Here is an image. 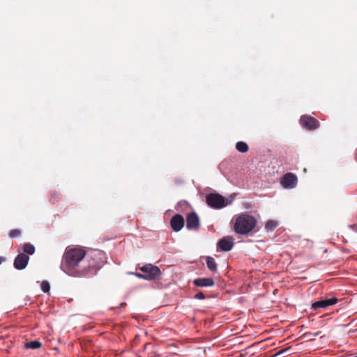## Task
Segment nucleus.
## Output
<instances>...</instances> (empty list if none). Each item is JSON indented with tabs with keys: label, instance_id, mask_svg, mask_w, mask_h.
<instances>
[{
	"label": "nucleus",
	"instance_id": "obj_9",
	"mask_svg": "<svg viewBox=\"0 0 357 357\" xmlns=\"http://www.w3.org/2000/svg\"><path fill=\"white\" fill-rule=\"evenodd\" d=\"M29 260V257L24 254L20 253L17 255L14 260V266L17 270H22L26 268Z\"/></svg>",
	"mask_w": 357,
	"mask_h": 357
},
{
	"label": "nucleus",
	"instance_id": "obj_21",
	"mask_svg": "<svg viewBox=\"0 0 357 357\" xmlns=\"http://www.w3.org/2000/svg\"><path fill=\"white\" fill-rule=\"evenodd\" d=\"M194 297L196 299H204L205 295L202 292H199L196 294Z\"/></svg>",
	"mask_w": 357,
	"mask_h": 357
},
{
	"label": "nucleus",
	"instance_id": "obj_7",
	"mask_svg": "<svg viewBox=\"0 0 357 357\" xmlns=\"http://www.w3.org/2000/svg\"><path fill=\"white\" fill-rule=\"evenodd\" d=\"M280 182L284 188H293L297 184V177L293 173L289 172L282 176Z\"/></svg>",
	"mask_w": 357,
	"mask_h": 357
},
{
	"label": "nucleus",
	"instance_id": "obj_5",
	"mask_svg": "<svg viewBox=\"0 0 357 357\" xmlns=\"http://www.w3.org/2000/svg\"><path fill=\"white\" fill-rule=\"evenodd\" d=\"M206 204L213 208H222L231 204L221 195L218 193H210L206 197Z\"/></svg>",
	"mask_w": 357,
	"mask_h": 357
},
{
	"label": "nucleus",
	"instance_id": "obj_16",
	"mask_svg": "<svg viewBox=\"0 0 357 357\" xmlns=\"http://www.w3.org/2000/svg\"><path fill=\"white\" fill-rule=\"evenodd\" d=\"M23 251L24 254L33 255L35 252V247L29 243H24Z\"/></svg>",
	"mask_w": 357,
	"mask_h": 357
},
{
	"label": "nucleus",
	"instance_id": "obj_25",
	"mask_svg": "<svg viewBox=\"0 0 357 357\" xmlns=\"http://www.w3.org/2000/svg\"><path fill=\"white\" fill-rule=\"evenodd\" d=\"M321 334V331H317V333L313 334V336H318Z\"/></svg>",
	"mask_w": 357,
	"mask_h": 357
},
{
	"label": "nucleus",
	"instance_id": "obj_28",
	"mask_svg": "<svg viewBox=\"0 0 357 357\" xmlns=\"http://www.w3.org/2000/svg\"><path fill=\"white\" fill-rule=\"evenodd\" d=\"M3 261V259L1 257H0V264L2 263Z\"/></svg>",
	"mask_w": 357,
	"mask_h": 357
},
{
	"label": "nucleus",
	"instance_id": "obj_10",
	"mask_svg": "<svg viewBox=\"0 0 357 357\" xmlns=\"http://www.w3.org/2000/svg\"><path fill=\"white\" fill-rule=\"evenodd\" d=\"M337 301L338 300L335 297L320 300L313 303L312 304V308L314 310L318 308H326L328 306L336 304L337 303Z\"/></svg>",
	"mask_w": 357,
	"mask_h": 357
},
{
	"label": "nucleus",
	"instance_id": "obj_24",
	"mask_svg": "<svg viewBox=\"0 0 357 357\" xmlns=\"http://www.w3.org/2000/svg\"><path fill=\"white\" fill-rule=\"evenodd\" d=\"M311 335H312L311 333H306L304 334V336L306 337H309Z\"/></svg>",
	"mask_w": 357,
	"mask_h": 357
},
{
	"label": "nucleus",
	"instance_id": "obj_1",
	"mask_svg": "<svg viewBox=\"0 0 357 357\" xmlns=\"http://www.w3.org/2000/svg\"><path fill=\"white\" fill-rule=\"evenodd\" d=\"M86 250L80 246H68L63 253L61 264V270L74 277L86 276L84 268Z\"/></svg>",
	"mask_w": 357,
	"mask_h": 357
},
{
	"label": "nucleus",
	"instance_id": "obj_22",
	"mask_svg": "<svg viewBox=\"0 0 357 357\" xmlns=\"http://www.w3.org/2000/svg\"><path fill=\"white\" fill-rule=\"evenodd\" d=\"M289 348H287V349H282V350H280L279 351H278L274 356H271V357H275V356H278L279 355H281L282 354L284 353L285 351H287V350H289Z\"/></svg>",
	"mask_w": 357,
	"mask_h": 357
},
{
	"label": "nucleus",
	"instance_id": "obj_4",
	"mask_svg": "<svg viewBox=\"0 0 357 357\" xmlns=\"http://www.w3.org/2000/svg\"><path fill=\"white\" fill-rule=\"evenodd\" d=\"M143 273H135L134 275L141 279L153 280L156 279L161 273L160 268L151 264H145L138 268Z\"/></svg>",
	"mask_w": 357,
	"mask_h": 357
},
{
	"label": "nucleus",
	"instance_id": "obj_13",
	"mask_svg": "<svg viewBox=\"0 0 357 357\" xmlns=\"http://www.w3.org/2000/svg\"><path fill=\"white\" fill-rule=\"evenodd\" d=\"M194 284L197 287H212L215 282L211 278H199L194 280Z\"/></svg>",
	"mask_w": 357,
	"mask_h": 357
},
{
	"label": "nucleus",
	"instance_id": "obj_27",
	"mask_svg": "<svg viewBox=\"0 0 357 357\" xmlns=\"http://www.w3.org/2000/svg\"><path fill=\"white\" fill-rule=\"evenodd\" d=\"M126 305V303H121V307H123V306H124V305Z\"/></svg>",
	"mask_w": 357,
	"mask_h": 357
},
{
	"label": "nucleus",
	"instance_id": "obj_6",
	"mask_svg": "<svg viewBox=\"0 0 357 357\" xmlns=\"http://www.w3.org/2000/svg\"><path fill=\"white\" fill-rule=\"evenodd\" d=\"M300 122L306 129L312 130L319 128V122L314 117L304 115L301 117Z\"/></svg>",
	"mask_w": 357,
	"mask_h": 357
},
{
	"label": "nucleus",
	"instance_id": "obj_18",
	"mask_svg": "<svg viewBox=\"0 0 357 357\" xmlns=\"http://www.w3.org/2000/svg\"><path fill=\"white\" fill-rule=\"evenodd\" d=\"M278 225V223L275 220H270L265 225V229L268 231H272L275 229Z\"/></svg>",
	"mask_w": 357,
	"mask_h": 357
},
{
	"label": "nucleus",
	"instance_id": "obj_29",
	"mask_svg": "<svg viewBox=\"0 0 357 357\" xmlns=\"http://www.w3.org/2000/svg\"><path fill=\"white\" fill-rule=\"evenodd\" d=\"M356 231H357V225L356 226Z\"/></svg>",
	"mask_w": 357,
	"mask_h": 357
},
{
	"label": "nucleus",
	"instance_id": "obj_15",
	"mask_svg": "<svg viewBox=\"0 0 357 357\" xmlns=\"http://www.w3.org/2000/svg\"><path fill=\"white\" fill-rule=\"evenodd\" d=\"M42 347V343L38 340H33L25 343L24 347L26 349H36Z\"/></svg>",
	"mask_w": 357,
	"mask_h": 357
},
{
	"label": "nucleus",
	"instance_id": "obj_11",
	"mask_svg": "<svg viewBox=\"0 0 357 357\" xmlns=\"http://www.w3.org/2000/svg\"><path fill=\"white\" fill-rule=\"evenodd\" d=\"M186 227L188 229H197L199 227V219L195 213H190L186 218Z\"/></svg>",
	"mask_w": 357,
	"mask_h": 357
},
{
	"label": "nucleus",
	"instance_id": "obj_20",
	"mask_svg": "<svg viewBox=\"0 0 357 357\" xmlns=\"http://www.w3.org/2000/svg\"><path fill=\"white\" fill-rule=\"evenodd\" d=\"M8 235L12 238H17L21 235V231L18 229H14L10 231Z\"/></svg>",
	"mask_w": 357,
	"mask_h": 357
},
{
	"label": "nucleus",
	"instance_id": "obj_23",
	"mask_svg": "<svg viewBox=\"0 0 357 357\" xmlns=\"http://www.w3.org/2000/svg\"><path fill=\"white\" fill-rule=\"evenodd\" d=\"M346 357H357V352L351 354H348Z\"/></svg>",
	"mask_w": 357,
	"mask_h": 357
},
{
	"label": "nucleus",
	"instance_id": "obj_8",
	"mask_svg": "<svg viewBox=\"0 0 357 357\" xmlns=\"http://www.w3.org/2000/svg\"><path fill=\"white\" fill-rule=\"evenodd\" d=\"M234 242L232 236H225L219 240L217 243L218 248L222 251L228 252L234 247Z\"/></svg>",
	"mask_w": 357,
	"mask_h": 357
},
{
	"label": "nucleus",
	"instance_id": "obj_14",
	"mask_svg": "<svg viewBox=\"0 0 357 357\" xmlns=\"http://www.w3.org/2000/svg\"><path fill=\"white\" fill-rule=\"evenodd\" d=\"M206 266H207L208 268L211 271H212L213 273L217 272V271H218L217 264H216L215 260L212 257H210V256L206 257Z\"/></svg>",
	"mask_w": 357,
	"mask_h": 357
},
{
	"label": "nucleus",
	"instance_id": "obj_26",
	"mask_svg": "<svg viewBox=\"0 0 357 357\" xmlns=\"http://www.w3.org/2000/svg\"><path fill=\"white\" fill-rule=\"evenodd\" d=\"M151 346H152V345H151V344H149H149H146L145 345V349H148L149 347H151Z\"/></svg>",
	"mask_w": 357,
	"mask_h": 357
},
{
	"label": "nucleus",
	"instance_id": "obj_3",
	"mask_svg": "<svg viewBox=\"0 0 357 357\" xmlns=\"http://www.w3.org/2000/svg\"><path fill=\"white\" fill-rule=\"evenodd\" d=\"M85 261H86V264H84L86 275L99 270L106 261L105 254L98 250L89 255L86 254Z\"/></svg>",
	"mask_w": 357,
	"mask_h": 357
},
{
	"label": "nucleus",
	"instance_id": "obj_2",
	"mask_svg": "<svg viewBox=\"0 0 357 357\" xmlns=\"http://www.w3.org/2000/svg\"><path fill=\"white\" fill-rule=\"evenodd\" d=\"M256 219L248 214H241L235 219L234 230L238 234H247L251 231L256 226Z\"/></svg>",
	"mask_w": 357,
	"mask_h": 357
},
{
	"label": "nucleus",
	"instance_id": "obj_17",
	"mask_svg": "<svg viewBox=\"0 0 357 357\" xmlns=\"http://www.w3.org/2000/svg\"><path fill=\"white\" fill-rule=\"evenodd\" d=\"M236 149L241 153H246L248 151V145L244 142H238Z\"/></svg>",
	"mask_w": 357,
	"mask_h": 357
},
{
	"label": "nucleus",
	"instance_id": "obj_12",
	"mask_svg": "<svg viewBox=\"0 0 357 357\" xmlns=\"http://www.w3.org/2000/svg\"><path fill=\"white\" fill-rule=\"evenodd\" d=\"M172 229L175 231H180L184 226V219L180 214L174 215L170 221Z\"/></svg>",
	"mask_w": 357,
	"mask_h": 357
},
{
	"label": "nucleus",
	"instance_id": "obj_19",
	"mask_svg": "<svg viewBox=\"0 0 357 357\" xmlns=\"http://www.w3.org/2000/svg\"><path fill=\"white\" fill-rule=\"evenodd\" d=\"M40 287H41L42 291L45 293H48L50 290V284L46 280H44L42 282V283L40 284Z\"/></svg>",
	"mask_w": 357,
	"mask_h": 357
}]
</instances>
